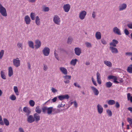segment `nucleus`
Here are the masks:
<instances>
[{"label": "nucleus", "mask_w": 132, "mask_h": 132, "mask_svg": "<svg viewBox=\"0 0 132 132\" xmlns=\"http://www.w3.org/2000/svg\"><path fill=\"white\" fill-rule=\"evenodd\" d=\"M14 90L15 93L18 92V90L17 87L15 86L14 87Z\"/></svg>", "instance_id": "nucleus-54"}, {"label": "nucleus", "mask_w": 132, "mask_h": 132, "mask_svg": "<svg viewBox=\"0 0 132 132\" xmlns=\"http://www.w3.org/2000/svg\"><path fill=\"white\" fill-rule=\"evenodd\" d=\"M118 43V42L117 40L115 39H113L112 42L110 43V46L115 47L116 46V44Z\"/></svg>", "instance_id": "nucleus-14"}, {"label": "nucleus", "mask_w": 132, "mask_h": 132, "mask_svg": "<svg viewBox=\"0 0 132 132\" xmlns=\"http://www.w3.org/2000/svg\"><path fill=\"white\" fill-rule=\"evenodd\" d=\"M4 53V51L2 50L0 52V59H1Z\"/></svg>", "instance_id": "nucleus-40"}, {"label": "nucleus", "mask_w": 132, "mask_h": 132, "mask_svg": "<svg viewBox=\"0 0 132 132\" xmlns=\"http://www.w3.org/2000/svg\"><path fill=\"white\" fill-rule=\"evenodd\" d=\"M57 96L60 100L62 101L64 100L63 95H61Z\"/></svg>", "instance_id": "nucleus-49"}, {"label": "nucleus", "mask_w": 132, "mask_h": 132, "mask_svg": "<svg viewBox=\"0 0 132 132\" xmlns=\"http://www.w3.org/2000/svg\"><path fill=\"white\" fill-rule=\"evenodd\" d=\"M71 76L70 75H66L63 76V78H64V79L70 80L71 78Z\"/></svg>", "instance_id": "nucleus-39"}, {"label": "nucleus", "mask_w": 132, "mask_h": 132, "mask_svg": "<svg viewBox=\"0 0 132 132\" xmlns=\"http://www.w3.org/2000/svg\"><path fill=\"white\" fill-rule=\"evenodd\" d=\"M60 71L64 75H67V74L68 72L67 69L65 68L60 67Z\"/></svg>", "instance_id": "nucleus-20"}, {"label": "nucleus", "mask_w": 132, "mask_h": 132, "mask_svg": "<svg viewBox=\"0 0 132 132\" xmlns=\"http://www.w3.org/2000/svg\"><path fill=\"white\" fill-rule=\"evenodd\" d=\"M70 5L69 4H66L64 5L63 8L65 12H68L70 10Z\"/></svg>", "instance_id": "nucleus-7"}, {"label": "nucleus", "mask_w": 132, "mask_h": 132, "mask_svg": "<svg viewBox=\"0 0 132 132\" xmlns=\"http://www.w3.org/2000/svg\"><path fill=\"white\" fill-rule=\"evenodd\" d=\"M127 71L128 73H132V64L128 67Z\"/></svg>", "instance_id": "nucleus-23"}, {"label": "nucleus", "mask_w": 132, "mask_h": 132, "mask_svg": "<svg viewBox=\"0 0 132 132\" xmlns=\"http://www.w3.org/2000/svg\"><path fill=\"white\" fill-rule=\"evenodd\" d=\"M28 44L29 47L33 49L34 48V43L33 42L31 41H29L28 42Z\"/></svg>", "instance_id": "nucleus-28"}, {"label": "nucleus", "mask_w": 132, "mask_h": 132, "mask_svg": "<svg viewBox=\"0 0 132 132\" xmlns=\"http://www.w3.org/2000/svg\"><path fill=\"white\" fill-rule=\"evenodd\" d=\"M42 53L45 56H47L50 54V49L48 47H45L43 49Z\"/></svg>", "instance_id": "nucleus-3"}, {"label": "nucleus", "mask_w": 132, "mask_h": 132, "mask_svg": "<svg viewBox=\"0 0 132 132\" xmlns=\"http://www.w3.org/2000/svg\"><path fill=\"white\" fill-rule=\"evenodd\" d=\"M0 13H1L2 15L4 16L5 17L7 16L6 10L3 7L0 10Z\"/></svg>", "instance_id": "nucleus-8"}, {"label": "nucleus", "mask_w": 132, "mask_h": 132, "mask_svg": "<svg viewBox=\"0 0 132 132\" xmlns=\"http://www.w3.org/2000/svg\"><path fill=\"white\" fill-rule=\"evenodd\" d=\"M23 110L24 112L26 113V115L27 116H29L31 112L29 109L27 107H24L23 108Z\"/></svg>", "instance_id": "nucleus-13"}, {"label": "nucleus", "mask_w": 132, "mask_h": 132, "mask_svg": "<svg viewBox=\"0 0 132 132\" xmlns=\"http://www.w3.org/2000/svg\"><path fill=\"white\" fill-rule=\"evenodd\" d=\"M77 61V59H72L70 62V64L71 65L75 66Z\"/></svg>", "instance_id": "nucleus-24"}, {"label": "nucleus", "mask_w": 132, "mask_h": 132, "mask_svg": "<svg viewBox=\"0 0 132 132\" xmlns=\"http://www.w3.org/2000/svg\"><path fill=\"white\" fill-rule=\"evenodd\" d=\"M24 21L28 25L30 23L31 21L30 17L28 15H26L25 16Z\"/></svg>", "instance_id": "nucleus-9"}, {"label": "nucleus", "mask_w": 132, "mask_h": 132, "mask_svg": "<svg viewBox=\"0 0 132 132\" xmlns=\"http://www.w3.org/2000/svg\"><path fill=\"white\" fill-rule=\"evenodd\" d=\"M104 63L105 64L109 67H111L112 66V63H111L108 61H105L104 62Z\"/></svg>", "instance_id": "nucleus-31"}, {"label": "nucleus", "mask_w": 132, "mask_h": 132, "mask_svg": "<svg viewBox=\"0 0 132 132\" xmlns=\"http://www.w3.org/2000/svg\"><path fill=\"white\" fill-rule=\"evenodd\" d=\"M92 82L94 84V85L95 86H97V84L95 81L94 80V79L93 77H92Z\"/></svg>", "instance_id": "nucleus-47"}, {"label": "nucleus", "mask_w": 132, "mask_h": 132, "mask_svg": "<svg viewBox=\"0 0 132 132\" xmlns=\"http://www.w3.org/2000/svg\"><path fill=\"white\" fill-rule=\"evenodd\" d=\"M101 42L102 44L104 45H106L107 44V42L104 40V39H102L101 40Z\"/></svg>", "instance_id": "nucleus-51"}, {"label": "nucleus", "mask_w": 132, "mask_h": 132, "mask_svg": "<svg viewBox=\"0 0 132 132\" xmlns=\"http://www.w3.org/2000/svg\"><path fill=\"white\" fill-rule=\"evenodd\" d=\"M0 124L2 125H4V123L2 120V117L1 116H0Z\"/></svg>", "instance_id": "nucleus-46"}, {"label": "nucleus", "mask_w": 132, "mask_h": 132, "mask_svg": "<svg viewBox=\"0 0 132 132\" xmlns=\"http://www.w3.org/2000/svg\"><path fill=\"white\" fill-rule=\"evenodd\" d=\"M106 113L109 116H112V112L109 109L107 110L106 111Z\"/></svg>", "instance_id": "nucleus-42"}, {"label": "nucleus", "mask_w": 132, "mask_h": 132, "mask_svg": "<svg viewBox=\"0 0 132 132\" xmlns=\"http://www.w3.org/2000/svg\"><path fill=\"white\" fill-rule=\"evenodd\" d=\"M1 78L4 80L6 79V77L5 75V72L3 71H1Z\"/></svg>", "instance_id": "nucleus-26"}, {"label": "nucleus", "mask_w": 132, "mask_h": 132, "mask_svg": "<svg viewBox=\"0 0 132 132\" xmlns=\"http://www.w3.org/2000/svg\"><path fill=\"white\" fill-rule=\"evenodd\" d=\"M17 46L18 48L20 49V50H22V49L23 46L22 43L19 42L17 44Z\"/></svg>", "instance_id": "nucleus-33"}, {"label": "nucleus", "mask_w": 132, "mask_h": 132, "mask_svg": "<svg viewBox=\"0 0 132 132\" xmlns=\"http://www.w3.org/2000/svg\"><path fill=\"white\" fill-rule=\"evenodd\" d=\"M10 98L12 100L14 101L16 100V97L14 95H12L10 96Z\"/></svg>", "instance_id": "nucleus-38"}, {"label": "nucleus", "mask_w": 132, "mask_h": 132, "mask_svg": "<svg viewBox=\"0 0 132 132\" xmlns=\"http://www.w3.org/2000/svg\"><path fill=\"white\" fill-rule=\"evenodd\" d=\"M35 111L37 113L40 114L41 112V110L40 109L39 106H37L35 109Z\"/></svg>", "instance_id": "nucleus-27"}, {"label": "nucleus", "mask_w": 132, "mask_h": 132, "mask_svg": "<svg viewBox=\"0 0 132 132\" xmlns=\"http://www.w3.org/2000/svg\"><path fill=\"white\" fill-rule=\"evenodd\" d=\"M27 116V121L28 123H31L35 121V120L33 116L32 115H29Z\"/></svg>", "instance_id": "nucleus-6"}, {"label": "nucleus", "mask_w": 132, "mask_h": 132, "mask_svg": "<svg viewBox=\"0 0 132 132\" xmlns=\"http://www.w3.org/2000/svg\"><path fill=\"white\" fill-rule=\"evenodd\" d=\"M127 7V5L126 4L123 3L120 5L119 6V11H121L125 9Z\"/></svg>", "instance_id": "nucleus-18"}, {"label": "nucleus", "mask_w": 132, "mask_h": 132, "mask_svg": "<svg viewBox=\"0 0 132 132\" xmlns=\"http://www.w3.org/2000/svg\"><path fill=\"white\" fill-rule=\"evenodd\" d=\"M63 96L64 100L65 99L67 100L69 98V96L68 94L63 95Z\"/></svg>", "instance_id": "nucleus-43"}, {"label": "nucleus", "mask_w": 132, "mask_h": 132, "mask_svg": "<svg viewBox=\"0 0 132 132\" xmlns=\"http://www.w3.org/2000/svg\"><path fill=\"white\" fill-rule=\"evenodd\" d=\"M53 107H48L47 106H44L42 108V111L44 113H47L48 114H52L53 111Z\"/></svg>", "instance_id": "nucleus-1"}, {"label": "nucleus", "mask_w": 132, "mask_h": 132, "mask_svg": "<svg viewBox=\"0 0 132 132\" xmlns=\"http://www.w3.org/2000/svg\"><path fill=\"white\" fill-rule=\"evenodd\" d=\"M97 79H101L100 75L98 72L96 73Z\"/></svg>", "instance_id": "nucleus-45"}, {"label": "nucleus", "mask_w": 132, "mask_h": 132, "mask_svg": "<svg viewBox=\"0 0 132 132\" xmlns=\"http://www.w3.org/2000/svg\"><path fill=\"white\" fill-rule=\"evenodd\" d=\"M109 48L112 52L113 53L117 54L118 53V51L117 49L115 47L110 46L109 47Z\"/></svg>", "instance_id": "nucleus-19"}, {"label": "nucleus", "mask_w": 132, "mask_h": 132, "mask_svg": "<svg viewBox=\"0 0 132 132\" xmlns=\"http://www.w3.org/2000/svg\"><path fill=\"white\" fill-rule=\"evenodd\" d=\"M54 54L55 55V58L58 60H59V58L58 56V55L57 53H55V52H54Z\"/></svg>", "instance_id": "nucleus-53"}, {"label": "nucleus", "mask_w": 132, "mask_h": 132, "mask_svg": "<svg viewBox=\"0 0 132 132\" xmlns=\"http://www.w3.org/2000/svg\"><path fill=\"white\" fill-rule=\"evenodd\" d=\"M35 46L36 49H37L39 48L41 46V43L40 41L38 40H36L35 42Z\"/></svg>", "instance_id": "nucleus-15"}, {"label": "nucleus", "mask_w": 132, "mask_h": 132, "mask_svg": "<svg viewBox=\"0 0 132 132\" xmlns=\"http://www.w3.org/2000/svg\"><path fill=\"white\" fill-rule=\"evenodd\" d=\"M74 51L75 54L79 56L81 53V50L80 48L79 47H75L74 49Z\"/></svg>", "instance_id": "nucleus-11"}, {"label": "nucleus", "mask_w": 132, "mask_h": 132, "mask_svg": "<svg viewBox=\"0 0 132 132\" xmlns=\"http://www.w3.org/2000/svg\"><path fill=\"white\" fill-rule=\"evenodd\" d=\"M73 39L71 37H69L68 39L67 43L69 44H71Z\"/></svg>", "instance_id": "nucleus-36"}, {"label": "nucleus", "mask_w": 132, "mask_h": 132, "mask_svg": "<svg viewBox=\"0 0 132 132\" xmlns=\"http://www.w3.org/2000/svg\"><path fill=\"white\" fill-rule=\"evenodd\" d=\"M35 13H31L30 16L32 20H34L35 19Z\"/></svg>", "instance_id": "nucleus-37"}, {"label": "nucleus", "mask_w": 132, "mask_h": 132, "mask_svg": "<svg viewBox=\"0 0 132 132\" xmlns=\"http://www.w3.org/2000/svg\"><path fill=\"white\" fill-rule=\"evenodd\" d=\"M35 23L38 26L40 25V19L38 16H37L36 17Z\"/></svg>", "instance_id": "nucleus-25"}, {"label": "nucleus", "mask_w": 132, "mask_h": 132, "mask_svg": "<svg viewBox=\"0 0 132 132\" xmlns=\"http://www.w3.org/2000/svg\"><path fill=\"white\" fill-rule=\"evenodd\" d=\"M3 120L5 125L8 126L9 125V123L8 120L6 118H4L3 119Z\"/></svg>", "instance_id": "nucleus-34"}, {"label": "nucleus", "mask_w": 132, "mask_h": 132, "mask_svg": "<svg viewBox=\"0 0 132 132\" xmlns=\"http://www.w3.org/2000/svg\"><path fill=\"white\" fill-rule=\"evenodd\" d=\"M86 46L87 47H91L92 46L91 44L89 42H86L85 43Z\"/></svg>", "instance_id": "nucleus-41"}, {"label": "nucleus", "mask_w": 132, "mask_h": 132, "mask_svg": "<svg viewBox=\"0 0 132 132\" xmlns=\"http://www.w3.org/2000/svg\"><path fill=\"white\" fill-rule=\"evenodd\" d=\"M128 122L129 123V124L132 123V119L130 118H127V119Z\"/></svg>", "instance_id": "nucleus-44"}, {"label": "nucleus", "mask_w": 132, "mask_h": 132, "mask_svg": "<svg viewBox=\"0 0 132 132\" xmlns=\"http://www.w3.org/2000/svg\"><path fill=\"white\" fill-rule=\"evenodd\" d=\"M48 69V67L47 66L45 65H44V68L43 69L45 71H46Z\"/></svg>", "instance_id": "nucleus-62"}, {"label": "nucleus", "mask_w": 132, "mask_h": 132, "mask_svg": "<svg viewBox=\"0 0 132 132\" xmlns=\"http://www.w3.org/2000/svg\"><path fill=\"white\" fill-rule=\"evenodd\" d=\"M49 8L48 7H46L43 9V11L44 12H48L49 10Z\"/></svg>", "instance_id": "nucleus-50"}, {"label": "nucleus", "mask_w": 132, "mask_h": 132, "mask_svg": "<svg viewBox=\"0 0 132 132\" xmlns=\"http://www.w3.org/2000/svg\"><path fill=\"white\" fill-rule=\"evenodd\" d=\"M13 74V69L12 67H10L8 69V76L9 77H10Z\"/></svg>", "instance_id": "nucleus-21"}, {"label": "nucleus", "mask_w": 132, "mask_h": 132, "mask_svg": "<svg viewBox=\"0 0 132 132\" xmlns=\"http://www.w3.org/2000/svg\"><path fill=\"white\" fill-rule=\"evenodd\" d=\"M113 31L115 34L119 35H121L120 30L117 27H115L113 29Z\"/></svg>", "instance_id": "nucleus-12"}, {"label": "nucleus", "mask_w": 132, "mask_h": 132, "mask_svg": "<svg viewBox=\"0 0 132 132\" xmlns=\"http://www.w3.org/2000/svg\"><path fill=\"white\" fill-rule=\"evenodd\" d=\"M127 26L130 29H132V23H128L127 25Z\"/></svg>", "instance_id": "nucleus-56"}, {"label": "nucleus", "mask_w": 132, "mask_h": 132, "mask_svg": "<svg viewBox=\"0 0 132 132\" xmlns=\"http://www.w3.org/2000/svg\"><path fill=\"white\" fill-rule=\"evenodd\" d=\"M115 106L117 108H118L120 107V104L117 102H116V103Z\"/></svg>", "instance_id": "nucleus-55"}, {"label": "nucleus", "mask_w": 132, "mask_h": 132, "mask_svg": "<svg viewBox=\"0 0 132 132\" xmlns=\"http://www.w3.org/2000/svg\"><path fill=\"white\" fill-rule=\"evenodd\" d=\"M125 55H128L129 56H132V52H127L125 53Z\"/></svg>", "instance_id": "nucleus-52"}, {"label": "nucleus", "mask_w": 132, "mask_h": 132, "mask_svg": "<svg viewBox=\"0 0 132 132\" xmlns=\"http://www.w3.org/2000/svg\"><path fill=\"white\" fill-rule=\"evenodd\" d=\"M33 117L35 121L36 122H37L40 120V116L37 113H35L34 114Z\"/></svg>", "instance_id": "nucleus-10"}, {"label": "nucleus", "mask_w": 132, "mask_h": 132, "mask_svg": "<svg viewBox=\"0 0 132 132\" xmlns=\"http://www.w3.org/2000/svg\"><path fill=\"white\" fill-rule=\"evenodd\" d=\"M95 37L97 39H100L101 38V34L100 32H97L95 34Z\"/></svg>", "instance_id": "nucleus-22"}, {"label": "nucleus", "mask_w": 132, "mask_h": 132, "mask_svg": "<svg viewBox=\"0 0 132 132\" xmlns=\"http://www.w3.org/2000/svg\"><path fill=\"white\" fill-rule=\"evenodd\" d=\"M53 21L55 24L59 25L61 21L60 19L58 16L55 15L53 17Z\"/></svg>", "instance_id": "nucleus-5"}, {"label": "nucleus", "mask_w": 132, "mask_h": 132, "mask_svg": "<svg viewBox=\"0 0 132 132\" xmlns=\"http://www.w3.org/2000/svg\"><path fill=\"white\" fill-rule=\"evenodd\" d=\"M74 85L75 86L77 87L78 88H81V87L80 86H79L78 84H77L76 83H74Z\"/></svg>", "instance_id": "nucleus-58"}, {"label": "nucleus", "mask_w": 132, "mask_h": 132, "mask_svg": "<svg viewBox=\"0 0 132 132\" xmlns=\"http://www.w3.org/2000/svg\"><path fill=\"white\" fill-rule=\"evenodd\" d=\"M90 88L93 90L95 95L97 96L99 92L97 89L92 86H91Z\"/></svg>", "instance_id": "nucleus-16"}, {"label": "nucleus", "mask_w": 132, "mask_h": 132, "mask_svg": "<svg viewBox=\"0 0 132 132\" xmlns=\"http://www.w3.org/2000/svg\"><path fill=\"white\" fill-rule=\"evenodd\" d=\"M70 80H68V79H64V82L66 84H68L70 82Z\"/></svg>", "instance_id": "nucleus-57"}, {"label": "nucleus", "mask_w": 132, "mask_h": 132, "mask_svg": "<svg viewBox=\"0 0 132 132\" xmlns=\"http://www.w3.org/2000/svg\"><path fill=\"white\" fill-rule=\"evenodd\" d=\"M19 130L20 132H24V131L23 130V129L21 127L19 128Z\"/></svg>", "instance_id": "nucleus-61"}, {"label": "nucleus", "mask_w": 132, "mask_h": 132, "mask_svg": "<svg viewBox=\"0 0 132 132\" xmlns=\"http://www.w3.org/2000/svg\"><path fill=\"white\" fill-rule=\"evenodd\" d=\"M29 103L30 106H33L35 104V102L33 100H30L29 102Z\"/></svg>", "instance_id": "nucleus-35"}, {"label": "nucleus", "mask_w": 132, "mask_h": 132, "mask_svg": "<svg viewBox=\"0 0 132 132\" xmlns=\"http://www.w3.org/2000/svg\"><path fill=\"white\" fill-rule=\"evenodd\" d=\"M52 92L53 93H55L57 92V90L54 88L52 87L51 89Z\"/></svg>", "instance_id": "nucleus-60"}, {"label": "nucleus", "mask_w": 132, "mask_h": 132, "mask_svg": "<svg viewBox=\"0 0 132 132\" xmlns=\"http://www.w3.org/2000/svg\"><path fill=\"white\" fill-rule=\"evenodd\" d=\"M92 17L93 18H95L96 16L95 12L94 11L92 13Z\"/></svg>", "instance_id": "nucleus-59"}, {"label": "nucleus", "mask_w": 132, "mask_h": 132, "mask_svg": "<svg viewBox=\"0 0 132 132\" xmlns=\"http://www.w3.org/2000/svg\"><path fill=\"white\" fill-rule=\"evenodd\" d=\"M114 76H109L108 77V78L110 79H113Z\"/></svg>", "instance_id": "nucleus-63"}, {"label": "nucleus", "mask_w": 132, "mask_h": 132, "mask_svg": "<svg viewBox=\"0 0 132 132\" xmlns=\"http://www.w3.org/2000/svg\"><path fill=\"white\" fill-rule=\"evenodd\" d=\"M97 83L99 84L100 85L101 84V79H97Z\"/></svg>", "instance_id": "nucleus-64"}, {"label": "nucleus", "mask_w": 132, "mask_h": 132, "mask_svg": "<svg viewBox=\"0 0 132 132\" xmlns=\"http://www.w3.org/2000/svg\"><path fill=\"white\" fill-rule=\"evenodd\" d=\"M112 84L111 82L108 81L106 83L105 85L106 87L109 88L112 86Z\"/></svg>", "instance_id": "nucleus-32"}, {"label": "nucleus", "mask_w": 132, "mask_h": 132, "mask_svg": "<svg viewBox=\"0 0 132 132\" xmlns=\"http://www.w3.org/2000/svg\"><path fill=\"white\" fill-rule=\"evenodd\" d=\"M13 65L16 67H18L20 65V61L18 58L14 59L13 60Z\"/></svg>", "instance_id": "nucleus-4"}, {"label": "nucleus", "mask_w": 132, "mask_h": 132, "mask_svg": "<svg viewBox=\"0 0 132 132\" xmlns=\"http://www.w3.org/2000/svg\"><path fill=\"white\" fill-rule=\"evenodd\" d=\"M97 108L98 113L101 114L103 112V109L102 107L100 105L98 104L97 105Z\"/></svg>", "instance_id": "nucleus-17"}, {"label": "nucleus", "mask_w": 132, "mask_h": 132, "mask_svg": "<svg viewBox=\"0 0 132 132\" xmlns=\"http://www.w3.org/2000/svg\"><path fill=\"white\" fill-rule=\"evenodd\" d=\"M127 98L128 101H130L131 103H132V96H131L130 93H128L127 94Z\"/></svg>", "instance_id": "nucleus-29"}, {"label": "nucleus", "mask_w": 132, "mask_h": 132, "mask_svg": "<svg viewBox=\"0 0 132 132\" xmlns=\"http://www.w3.org/2000/svg\"><path fill=\"white\" fill-rule=\"evenodd\" d=\"M87 14L86 12L84 10L81 11L79 14V19L83 20L84 19Z\"/></svg>", "instance_id": "nucleus-2"}, {"label": "nucleus", "mask_w": 132, "mask_h": 132, "mask_svg": "<svg viewBox=\"0 0 132 132\" xmlns=\"http://www.w3.org/2000/svg\"><path fill=\"white\" fill-rule=\"evenodd\" d=\"M124 32L126 35H128L129 34V32L128 30L126 29H125L124 30Z\"/></svg>", "instance_id": "nucleus-48"}, {"label": "nucleus", "mask_w": 132, "mask_h": 132, "mask_svg": "<svg viewBox=\"0 0 132 132\" xmlns=\"http://www.w3.org/2000/svg\"><path fill=\"white\" fill-rule=\"evenodd\" d=\"M107 103L109 105H113L115 103V101L113 100H109L108 101Z\"/></svg>", "instance_id": "nucleus-30"}]
</instances>
